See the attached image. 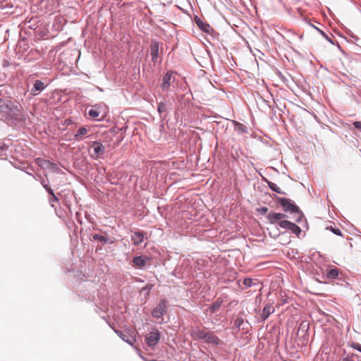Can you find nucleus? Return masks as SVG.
<instances>
[{
	"instance_id": "nucleus-17",
	"label": "nucleus",
	"mask_w": 361,
	"mask_h": 361,
	"mask_svg": "<svg viewBox=\"0 0 361 361\" xmlns=\"http://www.w3.org/2000/svg\"><path fill=\"white\" fill-rule=\"evenodd\" d=\"M274 311L275 309L271 304H267L260 315L262 321H265Z\"/></svg>"
},
{
	"instance_id": "nucleus-23",
	"label": "nucleus",
	"mask_w": 361,
	"mask_h": 361,
	"mask_svg": "<svg viewBox=\"0 0 361 361\" xmlns=\"http://www.w3.org/2000/svg\"><path fill=\"white\" fill-rule=\"evenodd\" d=\"M288 230H290L293 234L296 235L298 237H299L300 234L302 232L301 228L298 225L293 222H291Z\"/></svg>"
},
{
	"instance_id": "nucleus-1",
	"label": "nucleus",
	"mask_w": 361,
	"mask_h": 361,
	"mask_svg": "<svg viewBox=\"0 0 361 361\" xmlns=\"http://www.w3.org/2000/svg\"><path fill=\"white\" fill-rule=\"evenodd\" d=\"M0 114L7 121L19 122L25 119L22 106L11 99L0 98Z\"/></svg>"
},
{
	"instance_id": "nucleus-16",
	"label": "nucleus",
	"mask_w": 361,
	"mask_h": 361,
	"mask_svg": "<svg viewBox=\"0 0 361 361\" xmlns=\"http://www.w3.org/2000/svg\"><path fill=\"white\" fill-rule=\"evenodd\" d=\"M340 275H342L341 271L339 270V269L334 267L332 269H326V276L328 279H340Z\"/></svg>"
},
{
	"instance_id": "nucleus-36",
	"label": "nucleus",
	"mask_w": 361,
	"mask_h": 361,
	"mask_svg": "<svg viewBox=\"0 0 361 361\" xmlns=\"http://www.w3.org/2000/svg\"><path fill=\"white\" fill-rule=\"evenodd\" d=\"M8 147L4 144L0 146V156H6V151L8 149Z\"/></svg>"
},
{
	"instance_id": "nucleus-15",
	"label": "nucleus",
	"mask_w": 361,
	"mask_h": 361,
	"mask_svg": "<svg viewBox=\"0 0 361 361\" xmlns=\"http://www.w3.org/2000/svg\"><path fill=\"white\" fill-rule=\"evenodd\" d=\"M223 300L220 298H217L209 305V307L206 310V312H209L210 315L214 314L221 306Z\"/></svg>"
},
{
	"instance_id": "nucleus-41",
	"label": "nucleus",
	"mask_w": 361,
	"mask_h": 361,
	"mask_svg": "<svg viewBox=\"0 0 361 361\" xmlns=\"http://www.w3.org/2000/svg\"><path fill=\"white\" fill-rule=\"evenodd\" d=\"M64 205L68 209H71V202L68 200L64 201Z\"/></svg>"
},
{
	"instance_id": "nucleus-18",
	"label": "nucleus",
	"mask_w": 361,
	"mask_h": 361,
	"mask_svg": "<svg viewBox=\"0 0 361 361\" xmlns=\"http://www.w3.org/2000/svg\"><path fill=\"white\" fill-rule=\"evenodd\" d=\"M196 24L201 30L206 33H210L214 31L213 28L207 23L202 21L200 18L195 20Z\"/></svg>"
},
{
	"instance_id": "nucleus-20",
	"label": "nucleus",
	"mask_w": 361,
	"mask_h": 361,
	"mask_svg": "<svg viewBox=\"0 0 361 361\" xmlns=\"http://www.w3.org/2000/svg\"><path fill=\"white\" fill-rule=\"evenodd\" d=\"M233 124H234L235 130L236 132H238L239 134L247 133V128L245 125H243L236 121H233Z\"/></svg>"
},
{
	"instance_id": "nucleus-6",
	"label": "nucleus",
	"mask_w": 361,
	"mask_h": 361,
	"mask_svg": "<svg viewBox=\"0 0 361 361\" xmlns=\"http://www.w3.org/2000/svg\"><path fill=\"white\" fill-rule=\"evenodd\" d=\"M173 72L169 71L163 76L161 83L160 85L163 91H169L171 83L174 82L175 78L173 77Z\"/></svg>"
},
{
	"instance_id": "nucleus-29",
	"label": "nucleus",
	"mask_w": 361,
	"mask_h": 361,
	"mask_svg": "<svg viewBox=\"0 0 361 361\" xmlns=\"http://www.w3.org/2000/svg\"><path fill=\"white\" fill-rule=\"evenodd\" d=\"M40 183L47 192L49 191V190H51L48 180H46L44 178H41Z\"/></svg>"
},
{
	"instance_id": "nucleus-21",
	"label": "nucleus",
	"mask_w": 361,
	"mask_h": 361,
	"mask_svg": "<svg viewBox=\"0 0 361 361\" xmlns=\"http://www.w3.org/2000/svg\"><path fill=\"white\" fill-rule=\"evenodd\" d=\"M87 132V129L85 127H80L75 134L74 139L78 141L81 140L82 137L86 135Z\"/></svg>"
},
{
	"instance_id": "nucleus-22",
	"label": "nucleus",
	"mask_w": 361,
	"mask_h": 361,
	"mask_svg": "<svg viewBox=\"0 0 361 361\" xmlns=\"http://www.w3.org/2000/svg\"><path fill=\"white\" fill-rule=\"evenodd\" d=\"M267 183L268 184L269 188L271 190H273V191H274V192H276L277 193H279V194H286L284 192H283L280 189V188L276 183H273L271 181H269V180H267Z\"/></svg>"
},
{
	"instance_id": "nucleus-33",
	"label": "nucleus",
	"mask_w": 361,
	"mask_h": 361,
	"mask_svg": "<svg viewBox=\"0 0 361 361\" xmlns=\"http://www.w3.org/2000/svg\"><path fill=\"white\" fill-rule=\"evenodd\" d=\"M313 27L324 37L326 38V40H328L329 42H331V44H334L333 41L331 40V39L324 32L322 31V30H320L319 28L317 27L316 26H314Z\"/></svg>"
},
{
	"instance_id": "nucleus-42",
	"label": "nucleus",
	"mask_w": 361,
	"mask_h": 361,
	"mask_svg": "<svg viewBox=\"0 0 361 361\" xmlns=\"http://www.w3.org/2000/svg\"><path fill=\"white\" fill-rule=\"evenodd\" d=\"M32 177L33 178H35V180H39V181H40V180H41V178H42V176H41L40 175H37V176L32 175Z\"/></svg>"
},
{
	"instance_id": "nucleus-45",
	"label": "nucleus",
	"mask_w": 361,
	"mask_h": 361,
	"mask_svg": "<svg viewBox=\"0 0 361 361\" xmlns=\"http://www.w3.org/2000/svg\"><path fill=\"white\" fill-rule=\"evenodd\" d=\"M27 173L28 175L31 176H32V174L31 173V172H27Z\"/></svg>"
},
{
	"instance_id": "nucleus-19",
	"label": "nucleus",
	"mask_w": 361,
	"mask_h": 361,
	"mask_svg": "<svg viewBox=\"0 0 361 361\" xmlns=\"http://www.w3.org/2000/svg\"><path fill=\"white\" fill-rule=\"evenodd\" d=\"M207 333L208 331L203 329H195L192 330L191 336L195 339L204 341Z\"/></svg>"
},
{
	"instance_id": "nucleus-3",
	"label": "nucleus",
	"mask_w": 361,
	"mask_h": 361,
	"mask_svg": "<svg viewBox=\"0 0 361 361\" xmlns=\"http://www.w3.org/2000/svg\"><path fill=\"white\" fill-rule=\"evenodd\" d=\"M160 338V332L157 329L154 328L146 335L145 341L148 346L153 348L159 343Z\"/></svg>"
},
{
	"instance_id": "nucleus-10",
	"label": "nucleus",
	"mask_w": 361,
	"mask_h": 361,
	"mask_svg": "<svg viewBox=\"0 0 361 361\" xmlns=\"http://www.w3.org/2000/svg\"><path fill=\"white\" fill-rule=\"evenodd\" d=\"M146 238V233L140 231L134 232L131 235V240L135 246L140 245Z\"/></svg>"
},
{
	"instance_id": "nucleus-24",
	"label": "nucleus",
	"mask_w": 361,
	"mask_h": 361,
	"mask_svg": "<svg viewBox=\"0 0 361 361\" xmlns=\"http://www.w3.org/2000/svg\"><path fill=\"white\" fill-rule=\"evenodd\" d=\"M244 324H245V322H244V319L243 318V317L238 315L237 318L235 319V320L234 322L235 326L239 329H245V328L244 326Z\"/></svg>"
},
{
	"instance_id": "nucleus-25",
	"label": "nucleus",
	"mask_w": 361,
	"mask_h": 361,
	"mask_svg": "<svg viewBox=\"0 0 361 361\" xmlns=\"http://www.w3.org/2000/svg\"><path fill=\"white\" fill-rule=\"evenodd\" d=\"M37 164L42 169H47L49 164V160H47L42 158L36 159Z\"/></svg>"
},
{
	"instance_id": "nucleus-27",
	"label": "nucleus",
	"mask_w": 361,
	"mask_h": 361,
	"mask_svg": "<svg viewBox=\"0 0 361 361\" xmlns=\"http://www.w3.org/2000/svg\"><path fill=\"white\" fill-rule=\"evenodd\" d=\"M192 95V94H188L186 93L185 94L183 95L182 96V99L183 100V102H181V105H184L185 106H187L188 104H189L190 103V96Z\"/></svg>"
},
{
	"instance_id": "nucleus-30",
	"label": "nucleus",
	"mask_w": 361,
	"mask_h": 361,
	"mask_svg": "<svg viewBox=\"0 0 361 361\" xmlns=\"http://www.w3.org/2000/svg\"><path fill=\"white\" fill-rule=\"evenodd\" d=\"M99 114L100 112L94 109H91L88 111V115L93 118H97L99 116Z\"/></svg>"
},
{
	"instance_id": "nucleus-44",
	"label": "nucleus",
	"mask_w": 361,
	"mask_h": 361,
	"mask_svg": "<svg viewBox=\"0 0 361 361\" xmlns=\"http://www.w3.org/2000/svg\"><path fill=\"white\" fill-rule=\"evenodd\" d=\"M261 211H262V212L263 214H265V213L268 211V208H267V207H262V208H261Z\"/></svg>"
},
{
	"instance_id": "nucleus-14",
	"label": "nucleus",
	"mask_w": 361,
	"mask_h": 361,
	"mask_svg": "<svg viewBox=\"0 0 361 361\" xmlns=\"http://www.w3.org/2000/svg\"><path fill=\"white\" fill-rule=\"evenodd\" d=\"M49 195V197L48 198L49 203L50 206L54 209H56V203H58L59 202V197H62V195L61 193H58V195H56L54 192V190H49V191L47 192Z\"/></svg>"
},
{
	"instance_id": "nucleus-39",
	"label": "nucleus",
	"mask_w": 361,
	"mask_h": 361,
	"mask_svg": "<svg viewBox=\"0 0 361 361\" xmlns=\"http://www.w3.org/2000/svg\"><path fill=\"white\" fill-rule=\"evenodd\" d=\"M353 125L354 127L361 131V121H355Z\"/></svg>"
},
{
	"instance_id": "nucleus-34",
	"label": "nucleus",
	"mask_w": 361,
	"mask_h": 361,
	"mask_svg": "<svg viewBox=\"0 0 361 361\" xmlns=\"http://www.w3.org/2000/svg\"><path fill=\"white\" fill-rule=\"evenodd\" d=\"M355 354H348L345 357L341 358L339 361H354Z\"/></svg>"
},
{
	"instance_id": "nucleus-4",
	"label": "nucleus",
	"mask_w": 361,
	"mask_h": 361,
	"mask_svg": "<svg viewBox=\"0 0 361 361\" xmlns=\"http://www.w3.org/2000/svg\"><path fill=\"white\" fill-rule=\"evenodd\" d=\"M167 310V300L162 299L160 300L159 304L154 307L152 312L153 317L157 319H161L166 312Z\"/></svg>"
},
{
	"instance_id": "nucleus-8",
	"label": "nucleus",
	"mask_w": 361,
	"mask_h": 361,
	"mask_svg": "<svg viewBox=\"0 0 361 361\" xmlns=\"http://www.w3.org/2000/svg\"><path fill=\"white\" fill-rule=\"evenodd\" d=\"M46 87L47 85H45L44 82L40 80H36L34 82L33 87L30 91V94L34 97L37 96Z\"/></svg>"
},
{
	"instance_id": "nucleus-35",
	"label": "nucleus",
	"mask_w": 361,
	"mask_h": 361,
	"mask_svg": "<svg viewBox=\"0 0 361 361\" xmlns=\"http://www.w3.org/2000/svg\"><path fill=\"white\" fill-rule=\"evenodd\" d=\"M353 349L361 353V344L359 343L352 342L350 345Z\"/></svg>"
},
{
	"instance_id": "nucleus-9",
	"label": "nucleus",
	"mask_w": 361,
	"mask_h": 361,
	"mask_svg": "<svg viewBox=\"0 0 361 361\" xmlns=\"http://www.w3.org/2000/svg\"><path fill=\"white\" fill-rule=\"evenodd\" d=\"M287 215L283 213L270 212L268 214L267 218L269 221L272 224H276L278 221L280 222L283 219L286 218Z\"/></svg>"
},
{
	"instance_id": "nucleus-32",
	"label": "nucleus",
	"mask_w": 361,
	"mask_h": 361,
	"mask_svg": "<svg viewBox=\"0 0 361 361\" xmlns=\"http://www.w3.org/2000/svg\"><path fill=\"white\" fill-rule=\"evenodd\" d=\"M157 110L160 114L165 112L166 111V104L163 102L159 103Z\"/></svg>"
},
{
	"instance_id": "nucleus-13",
	"label": "nucleus",
	"mask_w": 361,
	"mask_h": 361,
	"mask_svg": "<svg viewBox=\"0 0 361 361\" xmlns=\"http://www.w3.org/2000/svg\"><path fill=\"white\" fill-rule=\"evenodd\" d=\"M204 342L208 344H213L215 345H219L221 343L220 338L214 335V334L212 331H208L204 339Z\"/></svg>"
},
{
	"instance_id": "nucleus-5",
	"label": "nucleus",
	"mask_w": 361,
	"mask_h": 361,
	"mask_svg": "<svg viewBox=\"0 0 361 361\" xmlns=\"http://www.w3.org/2000/svg\"><path fill=\"white\" fill-rule=\"evenodd\" d=\"M150 257L146 255L136 256L133 258L132 262L133 267L137 269H144L150 262Z\"/></svg>"
},
{
	"instance_id": "nucleus-31",
	"label": "nucleus",
	"mask_w": 361,
	"mask_h": 361,
	"mask_svg": "<svg viewBox=\"0 0 361 361\" xmlns=\"http://www.w3.org/2000/svg\"><path fill=\"white\" fill-rule=\"evenodd\" d=\"M291 224V221L288 220H282L280 222H279V225L281 228L289 229L290 225Z\"/></svg>"
},
{
	"instance_id": "nucleus-2",
	"label": "nucleus",
	"mask_w": 361,
	"mask_h": 361,
	"mask_svg": "<svg viewBox=\"0 0 361 361\" xmlns=\"http://www.w3.org/2000/svg\"><path fill=\"white\" fill-rule=\"evenodd\" d=\"M276 200L283 207V210L285 212L295 214L297 215L295 219L296 222L300 223L302 221L304 216L303 214L291 200L281 197H276Z\"/></svg>"
},
{
	"instance_id": "nucleus-26",
	"label": "nucleus",
	"mask_w": 361,
	"mask_h": 361,
	"mask_svg": "<svg viewBox=\"0 0 361 361\" xmlns=\"http://www.w3.org/2000/svg\"><path fill=\"white\" fill-rule=\"evenodd\" d=\"M92 239L94 240H98L102 242L103 244H106L108 242V238L105 235H102L98 233H94L92 235Z\"/></svg>"
},
{
	"instance_id": "nucleus-28",
	"label": "nucleus",
	"mask_w": 361,
	"mask_h": 361,
	"mask_svg": "<svg viewBox=\"0 0 361 361\" xmlns=\"http://www.w3.org/2000/svg\"><path fill=\"white\" fill-rule=\"evenodd\" d=\"M47 169L57 173L61 172V169L59 168L58 165L55 163L51 162L50 161Z\"/></svg>"
},
{
	"instance_id": "nucleus-38",
	"label": "nucleus",
	"mask_w": 361,
	"mask_h": 361,
	"mask_svg": "<svg viewBox=\"0 0 361 361\" xmlns=\"http://www.w3.org/2000/svg\"><path fill=\"white\" fill-rule=\"evenodd\" d=\"M330 229H331V231L334 234H336V235H341V236L342 235V232H341V231L338 228H332V227H331V228H330Z\"/></svg>"
},
{
	"instance_id": "nucleus-11",
	"label": "nucleus",
	"mask_w": 361,
	"mask_h": 361,
	"mask_svg": "<svg viewBox=\"0 0 361 361\" xmlns=\"http://www.w3.org/2000/svg\"><path fill=\"white\" fill-rule=\"evenodd\" d=\"M116 334L125 342L133 345L135 341V338L128 332H123L119 330H115Z\"/></svg>"
},
{
	"instance_id": "nucleus-12",
	"label": "nucleus",
	"mask_w": 361,
	"mask_h": 361,
	"mask_svg": "<svg viewBox=\"0 0 361 361\" xmlns=\"http://www.w3.org/2000/svg\"><path fill=\"white\" fill-rule=\"evenodd\" d=\"M159 44L158 42L153 40L150 45V54L152 61L156 63L158 60Z\"/></svg>"
},
{
	"instance_id": "nucleus-37",
	"label": "nucleus",
	"mask_w": 361,
	"mask_h": 361,
	"mask_svg": "<svg viewBox=\"0 0 361 361\" xmlns=\"http://www.w3.org/2000/svg\"><path fill=\"white\" fill-rule=\"evenodd\" d=\"M243 284L246 287H250L252 285V281L251 279L247 278L243 281Z\"/></svg>"
},
{
	"instance_id": "nucleus-7",
	"label": "nucleus",
	"mask_w": 361,
	"mask_h": 361,
	"mask_svg": "<svg viewBox=\"0 0 361 361\" xmlns=\"http://www.w3.org/2000/svg\"><path fill=\"white\" fill-rule=\"evenodd\" d=\"M91 147L94 152V154H91V157L93 159H97L102 156L105 152V147L97 141L93 142Z\"/></svg>"
},
{
	"instance_id": "nucleus-40",
	"label": "nucleus",
	"mask_w": 361,
	"mask_h": 361,
	"mask_svg": "<svg viewBox=\"0 0 361 361\" xmlns=\"http://www.w3.org/2000/svg\"><path fill=\"white\" fill-rule=\"evenodd\" d=\"M153 285L147 284L145 287H143L142 290H149L152 288Z\"/></svg>"
},
{
	"instance_id": "nucleus-43",
	"label": "nucleus",
	"mask_w": 361,
	"mask_h": 361,
	"mask_svg": "<svg viewBox=\"0 0 361 361\" xmlns=\"http://www.w3.org/2000/svg\"><path fill=\"white\" fill-rule=\"evenodd\" d=\"M10 66V63L6 61V60H4V62H3V66L4 67H8Z\"/></svg>"
}]
</instances>
